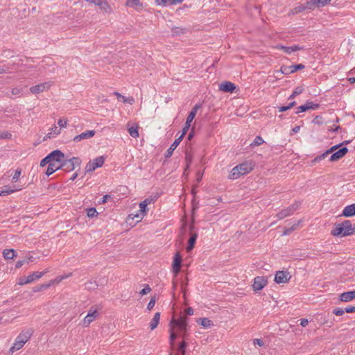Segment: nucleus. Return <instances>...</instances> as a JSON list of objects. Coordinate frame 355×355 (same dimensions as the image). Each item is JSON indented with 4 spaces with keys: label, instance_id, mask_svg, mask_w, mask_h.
<instances>
[{
    "label": "nucleus",
    "instance_id": "1",
    "mask_svg": "<svg viewBox=\"0 0 355 355\" xmlns=\"http://www.w3.org/2000/svg\"><path fill=\"white\" fill-rule=\"evenodd\" d=\"M355 234V225L346 220L344 222L336 224L331 230V234L334 236H347Z\"/></svg>",
    "mask_w": 355,
    "mask_h": 355
},
{
    "label": "nucleus",
    "instance_id": "2",
    "mask_svg": "<svg viewBox=\"0 0 355 355\" xmlns=\"http://www.w3.org/2000/svg\"><path fill=\"white\" fill-rule=\"evenodd\" d=\"M253 167L254 165L252 162H245L241 163L231 170L228 175V178L232 180H236L241 176L249 173L251 171H252Z\"/></svg>",
    "mask_w": 355,
    "mask_h": 355
},
{
    "label": "nucleus",
    "instance_id": "3",
    "mask_svg": "<svg viewBox=\"0 0 355 355\" xmlns=\"http://www.w3.org/2000/svg\"><path fill=\"white\" fill-rule=\"evenodd\" d=\"M32 335L31 330L22 331L16 338L13 345L10 347L9 352L14 353L19 350L26 343Z\"/></svg>",
    "mask_w": 355,
    "mask_h": 355
},
{
    "label": "nucleus",
    "instance_id": "4",
    "mask_svg": "<svg viewBox=\"0 0 355 355\" xmlns=\"http://www.w3.org/2000/svg\"><path fill=\"white\" fill-rule=\"evenodd\" d=\"M170 326L173 329L177 328L180 334L184 337L187 331V317H180L178 319L173 318L170 322Z\"/></svg>",
    "mask_w": 355,
    "mask_h": 355
},
{
    "label": "nucleus",
    "instance_id": "5",
    "mask_svg": "<svg viewBox=\"0 0 355 355\" xmlns=\"http://www.w3.org/2000/svg\"><path fill=\"white\" fill-rule=\"evenodd\" d=\"M61 164L64 171H71L80 166L81 160L78 157H72L69 159H64Z\"/></svg>",
    "mask_w": 355,
    "mask_h": 355
},
{
    "label": "nucleus",
    "instance_id": "6",
    "mask_svg": "<svg viewBox=\"0 0 355 355\" xmlns=\"http://www.w3.org/2000/svg\"><path fill=\"white\" fill-rule=\"evenodd\" d=\"M46 272H35L33 274H31L28 276L21 277L18 280L19 285H24L27 284H30L34 282L36 279H38L43 277V275Z\"/></svg>",
    "mask_w": 355,
    "mask_h": 355
},
{
    "label": "nucleus",
    "instance_id": "7",
    "mask_svg": "<svg viewBox=\"0 0 355 355\" xmlns=\"http://www.w3.org/2000/svg\"><path fill=\"white\" fill-rule=\"evenodd\" d=\"M98 311L96 309L92 307L89 309L87 315L83 319L82 325L85 327H89V324L98 317Z\"/></svg>",
    "mask_w": 355,
    "mask_h": 355
},
{
    "label": "nucleus",
    "instance_id": "8",
    "mask_svg": "<svg viewBox=\"0 0 355 355\" xmlns=\"http://www.w3.org/2000/svg\"><path fill=\"white\" fill-rule=\"evenodd\" d=\"M268 284V279L263 276H257L254 279L252 285V289L255 292L262 290Z\"/></svg>",
    "mask_w": 355,
    "mask_h": 355
},
{
    "label": "nucleus",
    "instance_id": "9",
    "mask_svg": "<svg viewBox=\"0 0 355 355\" xmlns=\"http://www.w3.org/2000/svg\"><path fill=\"white\" fill-rule=\"evenodd\" d=\"M298 204H293L287 208L282 209L277 214V217L279 219H283L288 216L292 215L294 211L298 208Z\"/></svg>",
    "mask_w": 355,
    "mask_h": 355
},
{
    "label": "nucleus",
    "instance_id": "10",
    "mask_svg": "<svg viewBox=\"0 0 355 355\" xmlns=\"http://www.w3.org/2000/svg\"><path fill=\"white\" fill-rule=\"evenodd\" d=\"M331 0H309L306 2L308 10H314L330 3Z\"/></svg>",
    "mask_w": 355,
    "mask_h": 355
},
{
    "label": "nucleus",
    "instance_id": "11",
    "mask_svg": "<svg viewBox=\"0 0 355 355\" xmlns=\"http://www.w3.org/2000/svg\"><path fill=\"white\" fill-rule=\"evenodd\" d=\"M87 2L94 3L101 8V10H104L107 13H110L112 9L110 6L107 3L106 0H85Z\"/></svg>",
    "mask_w": 355,
    "mask_h": 355
},
{
    "label": "nucleus",
    "instance_id": "12",
    "mask_svg": "<svg viewBox=\"0 0 355 355\" xmlns=\"http://www.w3.org/2000/svg\"><path fill=\"white\" fill-rule=\"evenodd\" d=\"M50 157L51 163L58 162L62 163L64 160V155L59 150H55L48 155Z\"/></svg>",
    "mask_w": 355,
    "mask_h": 355
},
{
    "label": "nucleus",
    "instance_id": "13",
    "mask_svg": "<svg viewBox=\"0 0 355 355\" xmlns=\"http://www.w3.org/2000/svg\"><path fill=\"white\" fill-rule=\"evenodd\" d=\"M348 152V148L347 147H343L338 150L337 151L332 153L329 158L330 162H336L344 157L347 153Z\"/></svg>",
    "mask_w": 355,
    "mask_h": 355
},
{
    "label": "nucleus",
    "instance_id": "14",
    "mask_svg": "<svg viewBox=\"0 0 355 355\" xmlns=\"http://www.w3.org/2000/svg\"><path fill=\"white\" fill-rule=\"evenodd\" d=\"M95 133L96 132L94 130H87L78 135L75 136L73 139V141L74 142H79L81 140L91 139L95 135Z\"/></svg>",
    "mask_w": 355,
    "mask_h": 355
},
{
    "label": "nucleus",
    "instance_id": "15",
    "mask_svg": "<svg viewBox=\"0 0 355 355\" xmlns=\"http://www.w3.org/2000/svg\"><path fill=\"white\" fill-rule=\"evenodd\" d=\"M289 278V273L284 271H278L275 275V281L277 284H282L287 282Z\"/></svg>",
    "mask_w": 355,
    "mask_h": 355
},
{
    "label": "nucleus",
    "instance_id": "16",
    "mask_svg": "<svg viewBox=\"0 0 355 355\" xmlns=\"http://www.w3.org/2000/svg\"><path fill=\"white\" fill-rule=\"evenodd\" d=\"M182 262V257L179 252H177L175 254L173 262V272L175 275H178V273L180 270V265Z\"/></svg>",
    "mask_w": 355,
    "mask_h": 355
},
{
    "label": "nucleus",
    "instance_id": "17",
    "mask_svg": "<svg viewBox=\"0 0 355 355\" xmlns=\"http://www.w3.org/2000/svg\"><path fill=\"white\" fill-rule=\"evenodd\" d=\"M355 299V291L344 292L339 295V300L347 302Z\"/></svg>",
    "mask_w": 355,
    "mask_h": 355
},
{
    "label": "nucleus",
    "instance_id": "18",
    "mask_svg": "<svg viewBox=\"0 0 355 355\" xmlns=\"http://www.w3.org/2000/svg\"><path fill=\"white\" fill-rule=\"evenodd\" d=\"M139 211L140 213H138L135 215H134V216L132 217V219L134 218H137L139 219L137 221L140 220L142 219L143 216L145 215V214L146 213V211H147V205H146V202H141L139 203Z\"/></svg>",
    "mask_w": 355,
    "mask_h": 355
},
{
    "label": "nucleus",
    "instance_id": "19",
    "mask_svg": "<svg viewBox=\"0 0 355 355\" xmlns=\"http://www.w3.org/2000/svg\"><path fill=\"white\" fill-rule=\"evenodd\" d=\"M60 168H62L61 163H58V162L51 163V162L48 165V167H47V169L46 171V175L47 176H49L51 174H53L54 172H55L56 171H58V169H60Z\"/></svg>",
    "mask_w": 355,
    "mask_h": 355
},
{
    "label": "nucleus",
    "instance_id": "20",
    "mask_svg": "<svg viewBox=\"0 0 355 355\" xmlns=\"http://www.w3.org/2000/svg\"><path fill=\"white\" fill-rule=\"evenodd\" d=\"M343 216L351 217L355 215V203L346 206L343 210Z\"/></svg>",
    "mask_w": 355,
    "mask_h": 355
},
{
    "label": "nucleus",
    "instance_id": "21",
    "mask_svg": "<svg viewBox=\"0 0 355 355\" xmlns=\"http://www.w3.org/2000/svg\"><path fill=\"white\" fill-rule=\"evenodd\" d=\"M182 140V137H179L174 141V142L171 144L170 148L167 150L165 155L166 157H170L172 155L173 151L178 146Z\"/></svg>",
    "mask_w": 355,
    "mask_h": 355
},
{
    "label": "nucleus",
    "instance_id": "22",
    "mask_svg": "<svg viewBox=\"0 0 355 355\" xmlns=\"http://www.w3.org/2000/svg\"><path fill=\"white\" fill-rule=\"evenodd\" d=\"M126 6L137 10H140L143 8V5L139 0H126Z\"/></svg>",
    "mask_w": 355,
    "mask_h": 355
},
{
    "label": "nucleus",
    "instance_id": "23",
    "mask_svg": "<svg viewBox=\"0 0 355 355\" xmlns=\"http://www.w3.org/2000/svg\"><path fill=\"white\" fill-rule=\"evenodd\" d=\"M277 49L283 50L286 54H291L293 52L300 50L302 48L299 46L294 45L292 46H278Z\"/></svg>",
    "mask_w": 355,
    "mask_h": 355
},
{
    "label": "nucleus",
    "instance_id": "24",
    "mask_svg": "<svg viewBox=\"0 0 355 355\" xmlns=\"http://www.w3.org/2000/svg\"><path fill=\"white\" fill-rule=\"evenodd\" d=\"M60 133V129L58 128L56 125H54L53 127L49 129V132L48 134L44 137V139H46V138H53L56 137Z\"/></svg>",
    "mask_w": 355,
    "mask_h": 355
},
{
    "label": "nucleus",
    "instance_id": "25",
    "mask_svg": "<svg viewBox=\"0 0 355 355\" xmlns=\"http://www.w3.org/2000/svg\"><path fill=\"white\" fill-rule=\"evenodd\" d=\"M275 77L278 78L279 75L282 74H290L292 73L291 67V66H282L279 71H275Z\"/></svg>",
    "mask_w": 355,
    "mask_h": 355
},
{
    "label": "nucleus",
    "instance_id": "26",
    "mask_svg": "<svg viewBox=\"0 0 355 355\" xmlns=\"http://www.w3.org/2000/svg\"><path fill=\"white\" fill-rule=\"evenodd\" d=\"M159 319H160V313L157 312L154 315L153 318L152 319V320L150 323V327L151 330L155 329L158 326L159 322Z\"/></svg>",
    "mask_w": 355,
    "mask_h": 355
},
{
    "label": "nucleus",
    "instance_id": "27",
    "mask_svg": "<svg viewBox=\"0 0 355 355\" xmlns=\"http://www.w3.org/2000/svg\"><path fill=\"white\" fill-rule=\"evenodd\" d=\"M197 322L206 329L210 328L214 325L213 322L207 318H200Z\"/></svg>",
    "mask_w": 355,
    "mask_h": 355
},
{
    "label": "nucleus",
    "instance_id": "28",
    "mask_svg": "<svg viewBox=\"0 0 355 355\" xmlns=\"http://www.w3.org/2000/svg\"><path fill=\"white\" fill-rule=\"evenodd\" d=\"M55 87V84L53 81H47L40 83L32 89H49L50 87Z\"/></svg>",
    "mask_w": 355,
    "mask_h": 355
},
{
    "label": "nucleus",
    "instance_id": "29",
    "mask_svg": "<svg viewBox=\"0 0 355 355\" xmlns=\"http://www.w3.org/2000/svg\"><path fill=\"white\" fill-rule=\"evenodd\" d=\"M197 237H198L197 233H193L191 235V236L190 237V239L189 240L188 246L187 247V252H190L193 248V246L196 241Z\"/></svg>",
    "mask_w": 355,
    "mask_h": 355
},
{
    "label": "nucleus",
    "instance_id": "30",
    "mask_svg": "<svg viewBox=\"0 0 355 355\" xmlns=\"http://www.w3.org/2000/svg\"><path fill=\"white\" fill-rule=\"evenodd\" d=\"M3 256L6 259H12L15 256V251L12 249H6L3 252Z\"/></svg>",
    "mask_w": 355,
    "mask_h": 355
},
{
    "label": "nucleus",
    "instance_id": "31",
    "mask_svg": "<svg viewBox=\"0 0 355 355\" xmlns=\"http://www.w3.org/2000/svg\"><path fill=\"white\" fill-rule=\"evenodd\" d=\"M114 94L116 96L117 99L119 101L127 102L130 104H132L134 102L133 98H125L124 96L120 94L119 92H114Z\"/></svg>",
    "mask_w": 355,
    "mask_h": 355
},
{
    "label": "nucleus",
    "instance_id": "32",
    "mask_svg": "<svg viewBox=\"0 0 355 355\" xmlns=\"http://www.w3.org/2000/svg\"><path fill=\"white\" fill-rule=\"evenodd\" d=\"M219 89H236V85L229 81H225L220 84Z\"/></svg>",
    "mask_w": 355,
    "mask_h": 355
},
{
    "label": "nucleus",
    "instance_id": "33",
    "mask_svg": "<svg viewBox=\"0 0 355 355\" xmlns=\"http://www.w3.org/2000/svg\"><path fill=\"white\" fill-rule=\"evenodd\" d=\"M105 159L103 157H98L92 160V162L95 165L96 168H98L103 166L104 164Z\"/></svg>",
    "mask_w": 355,
    "mask_h": 355
},
{
    "label": "nucleus",
    "instance_id": "34",
    "mask_svg": "<svg viewBox=\"0 0 355 355\" xmlns=\"http://www.w3.org/2000/svg\"><path fill=\"white\" fill-rule=\"evenodd\" d=\"M128 132H129L130 135L134 138H137L139 136L137 127L129 128Z\"/></svg>",
    "mask_w": 355,
    "mask_h": 355
},
{
    "label": "nucleus",
    "instance_id": "35",
    "mask_svg": "<svg viewBox=\"0 0 355 355\" xmlns=\"http://www.w3.org/2000/svg\"><path fill=\"white\" fill-rule=\"evenodd\" d=\"M21 174V169L19 168H17L16 171H15L14 175L12 177V182L14 183L17 182L19 180Z\"/></svg>",
    "mask_w": 355,
    "mask_h": 355
},
{
    "label": "nucleus",
    "instance_id": "36",
    "mask_svg": "<svg viewBox=\"0 0 355 355\" xmlns=\"http://www.w3.org/2000/svg\"><path fill=\"white\" fill-rule=\"evenodd\" d=\"M187 347V343L185 341H182L178 347V355H185V348Z\"/></svg>",
    "mask_w": 355,
    "mask_h": 355
},
{
    "label": "nucleus",
    "instance_id": "37",
    "mask_svg": "<svg viewBox=\"0 0 355 355\" xmlns=\"http://www.w3.org/2000/svg\"><path fill=\"white\" fill-rule=\"evenodd\" d=\"M170 332H171V334H170V344H171V346H173L174 340L177 338V334L174 331L173 327H171L170 326Z\"/></svg>",
    "mask_w": 355,
    "mask_h": 355
},
{
    "label": "nucleus",
    "instance_id": "38",
    "mask_svg": "<svg viewBox=\"0 0 355 355\" xmlns=\"http://www.w3.org/2000/svg\"><path fill=\"white\" fill-rule=\"evenodd\" d=\"M305 106L306 107V110H316L319 107V105L317 104V103H314L313 102H311V101H308L306 102L305 104Z\"/></svg>",
    "mask_w": 355,
    "mask_h": 355
},
{
    "label": "nucleus",
    "instance_id": "39",
    "mask_svg": "<svg viewBox=\"0 0 355 355\" xmlns=\"http://www.w3.org/2000/svg\"><path fill=\"white\" fill-rule=\"evenodd\" d=\"M264 142V140L260 136H257L254 139L253 142L251 144L252 146H260Z\"/></svg>",
    "mask_w": 355,
    "mask_h": 355
},
{
    "label": "nucleus",
    "instance_id": "40",
    "mask_svg": "<svg viewBox=\"0 0 355 355\" xmlns=\"http://www.w3.org/2000/svg\"><path fill=\"white\" fill-rule=\"evenodd\" d=\"M295 105V101H292V102H291L286 106H281V107H279L278 108L279 109V112H282L286 111V110H289L290 108H291L292 107H293Z\"/></svg>",
    "mask_w": 355,
    "mask_h": 355
},
{
    "label": "nucleus",
    "instance_id": "41",
    "mask_svg": "<svg viewBox=\"0 0 355 355\" xmlns=\"http://www.w3.org/2000/svg\"><path fill=\"white\" fill-rule=\"evenodd\" d=\"M96 166L92 162V161H90L88 162L85 166V171L86 172H92L96 169Z\"/></svg>",
    "mask_w": 355,
    "mask_h": 355
},
{
    "label": "nucleus",
    "instance_id": "42",
    "mask_svg": "<svg viewBox=\"0 0 355 355\" xmlns=\"http://www.w3.org/2000/svg\"><path fill=\"white\" fill-rule=\"evenodd\" d=\"M87 215L89 218H94L97 215V211L95 208H89L87 209Z\"/></svg>",
    "mask_w": 355,
    "mask_h": 355
},
{
    "label": "nucleus",
    "instance_id": "43",
    "mask_svg": "<svg viewBox=\"0 0 355 355\" xmlns=\"http://www.w3.org/2000/svg\"><path fill=\"white\" fill-rule=\"evenodd\" d=\"M329 155V152H327V150L322 153V155H318L317 157H315L313 162H320L321 160L324 159L326 157H327V155Z\"/></svg>",
    "mask_w": 355,
    "mask_h": 355
},
{
    "label": "nucleus",
    "instance_id": "44",
    "mask_svg": "<svg viewBox=\"0 0 355 355\" xmlns=\"http://www.w3.org/2000/svg\"><path fill=\"white\" fill-rule=\"evenodd\" d=\"M292 73L297 71V70H301L304 69V65L302 64H293L291 65Z\"/></svg>",
    "mask_w": 355,
    "mask_h": 355
},
{
    "label": "nucleus",
    "instance_id": "45",
    "mask_svg": "<svg viewBox=\"0 0 355 355\" xmlns=\"http://www.w3.org/2000/svg\"><path fill=\"white\" fill-rule=\"evenodd\" d=\"M306 9H308V8H306V3L304 6L301 5V6H299L295 8L294 10H293V13H298V12H302L303 10H304Z\"/></svg>",
    "mask_w": 355,
    "mask_h": 355
},
{
    "label": "nucleus",
    "instance_id": "46",
    "mask_svg": "<svg viewBox=\"0 0 355 355\" xmlns=\"http://www.w3.org/2000/svg\"><path fill=\"white\" fill-rule=\"evenodd\" d=\"M58 124L60 128H66L67 125V120L66 119H60Z\"/></svg>",
    "mask_w": 355,
    "mask_h": 355
},
{
    "label": "nucleus",
    "instance_id": "47",
    "mask_svg": "<svg viewBox=\"0 0 355 355\" xmlns=\"http://www.w3.org/2000/svg\"><path fill=\"white\" fill-rule=\"evenodd\" d=\"M50 157L51 156L47 155L44 159H42V161L40 162V166L43 167L44 166H46V164L49 165L51 163Z\"/></svg>",
    "mask_w": 355,
    "mask_h": 355
},
{
    "label": "nucleus",
    "instance_id": "48",
    "mask_svg": "<svg viewBox=\"0 0 355 355\" xmlns=\"http://www.w3.org/2000/svg\"><path fill=\"white\" fill-rule=\"evenodd\" d=\"M196 114L194 112H190L188 116H187V123H188V125H189V123H191L192 122V121L193 120V119L195 118L196 116Z\"/></svg>",
    "mask_w": 355,
    "mask_h": 355
},
{
    "label": "nucleus",
    "instance_id": "49",
    "mask_svg": "<svg viewBox=\"0 0 355 355\" xmlns=\"http://www.w3.org/2000/svg\"><path fill=\"white\" fill-rule=\"evenodd\" d=\"M10 68L8 66H0V74L10 73Z\"/></svg>",
    "mask_w": 355,
    "mask_h": 355
},
{
    "label": "nucleus",
    "instance_id": "50",
    "mask_svg": "<svg viewBox=\"0 0 355 355\" xmlns=\"http://www.w3.org/2000/svg\"><path fill=\"white\" fill-rule=\"evenodd\" d=\"M155 298L152 297L147 305V309L149 311L151 310L155 306Z\"/></svg>",
    "mask_w": 355,
    "mask_h": 355
},
{
    "label": "nucleus",
    "instance_id": "51",
    "mask_svg": "<svg viewBox=\"0 0 355 355\" xmlns=\"http://www.w3.org/2000/svg\"><path fill=\"white\" fill-rule=\"evenodd\" d=\"M21 190V188H17V189H13V190H7V189H5V190H3L0 195H8V194H10V193H12L13 192H15V191H20Z\"/></svg>",
    "mask_w": 355,
    "mask_h": 355
},
{
    "label": "nucleus",
    "instance_id": "52",
    "mask_svg": "<svg viewBox=\"0 0 355 355\" xmlns=\"http://www.w3.org/2000/svg\"><path fill=\"white\" fill-rule=\"evenodd\" d=\"M170 2H171V0H156L157 4L159 6H165L168 3L170 4Z\"/></svg>",
    "mask_w": 355,
    "mask_h": 355
},
{
    "label": "nucleus",
    "instance_id": "53",
    "mask_svg": "<svg viewBox=\"0 0 355 355\" xmlns=\"http://www.w3.org/2000/svg\"><path fill=\"white\" fill-rule=\"evenodd\" d=\"M151 291V288H150V286L148 285H146L145 286L144 288H143L141 291H140V294L141 295H146L148 294V293H150Z\"/></svg>",
    "mask_w": 355,
    "mask_h": 355
},
{
    "label": "nucleus",
    "instance_id": "54",
    "mask_svg": "<svg viewBox=\"0 0 355 355\" xmlns=\"http://www.w3.org/2000/svg\"><path fill=\"white\" fill-rule=\"evenodd\" d=\"M345 310H343L340 308H336L334 310L333 313L336 315H343L345 313Z\"/></svg>",
    "mask_w": 355,
    "mask_h": 355
},
{
    "label": "nucleus",
    "instance_id": "55",
    "mask_svg": "<svg viewBox=\"0 0 355 355\" xmlns=\"http://www.w3.org/2000/svg\"><path fill=\"white\" fill-rule=\"evenodd\" d=\"M191 126V123H189V125H188V123H187V122L185 123V126L184 128H183V130H182V135L180 136L182 137V139H183L184 136L186 135V133L187 132L189 127Z\"/></svg>",
    "mask_w": 355,
    "mask_h": 355
},
{
    "label": "nucleus",
    "instance_id": "56",
    "mask_svg": "<svg viewBox=\"0 0 355 355\" xmlns=\"http://www.w3.org/2000/svg\"><path fill=\"white\" fill-rule=\"evenodd\" d=\"M306 111H307L306 107L305 106V105H302L297 107L295 113L299 114L300 112H303Z\"/></svg>",
    "mask_w": 355,
    "mask_h": 355
},
{
    "label": "nucleus",
    "instance_id": "57",
    "mask_svg": "<svg viewBox=\"0 0 355 355\" xmlns=\"http://www.w3.org/2000/svg\"><path fill=\"white\" fill-rule=\"evenodd\" d=\"M10 137L11 134L8 132H2L0 134V138L1 139L10 138Z\"/></svg>",
    "mask_w": 355,
    "mask_h": 355
},
{
    "label": "nucleus",
    "instance_id": "58",
    "mask_svg": "<svg viewBox=\"0 0 355 355\" xmlns=\"http://www.w3.org/2000/svg\"><path fill=\"white\" fill-rule=\"evenodd\" d=\"M340 146V144L336 145L328 149L327 151L329 152V154L334 153V152H336V150Z\"/></svg>",
    "mask_w": 355,
    "mask_h": 355
},
{
    "label": "nucleus",
    "instance_id": "59",
    "mask_svg": "<svg viewBox=\"0 0 355 355\" xmlns=\"http://www.w3.org/2000/svg\"><path fill=\"white\" fill-rule=\"evenodd\" d=\"M345 311L347 313H354V312H355V306H349L345 308Z\"/></svg>",
    "mask_w": 355,
    "mask_h": 355
},
{
    "label": "nucleus",
    "instance_id": "60",
    "mask_svg": "<svg viewBox=\"0 0 355 355\" xmlns=\"http://www.w3.org/2000/svg\"><path fill=\"white\" fill-rule=\"evenodd\" d=\"M185 313L187 315H192L193 314V309L191 307H189L185 310Z\"/></svg>",
    "mask_w": 355,
    "mask_h": 355
},
{
    "label": "nucleus",
    "instance_id": "61",
    "mask_svg": "<svg viewBox=\"0 0 355 355\" xmlns=\"http://www.w3.org/2000/svg\"><path fill=\"white\" fill-rule=\"evenodd\" d=\"M254 345H257L259 346H263V342L261 339H254Z\"/></svg>",
    "mask_w": 355,
    "mask_h": 355
},
{
    "label": "nucleus",
    "instance_id": "62",
    "mask_svg": "<svg viewBox=\"0 0 355 355\" xmlns=\"http://www.w3.org/2000/svg\"><path fill=\"white\" fill-rule=\"evenodd\" d=\"M154 201H155V198L153 197H150V198L145 199L143 202H146V205H148Z\"/></svg>",
    "mask_w": 355,
    "mask_h": 355
},
{
    "label": "nucleus",
    "instance_id": "63",
    "mask_svg": "<svg viewBox=\"0 0 355 355\" xmlns=\"http://www.w3.org/2000/svg\"><path fill=\"white\" fill-rule=\"evenodd\" d=\"M309 323V321L307 319H301L300 320V325L302 327H306Z\"/></svg>",
    "mask_w": 355,
    "mask_h": 355
},
{
    "label": "nucleus",
    "instance_id": "64",
    "mask_svg": "<svg viewBox=\"0 0 355 355\" xmlns=\"http://www.w3.org/2000/svg\"><path fill=\"white\" fill-rule=\"evenodd\" d=\"M110 198V196L108 195H105L102 199H101V203H105L107 200V199Z\"/></svg>",
    "mask_w": 355,
    "mask_h": 355
}]
</instances>
